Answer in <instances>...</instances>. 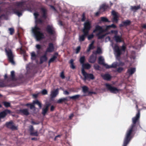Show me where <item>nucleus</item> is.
<instances>
[{
  "label": "nucleus",
  "instance_id": "1",
  "mask_svg": "<svg viewBox=\"0 0 146 146\" xmlns=\"http://www.w3.org/2000/svg\"><path fill=\"white\" fill-rule=\"evenodd\" d=\"M43 23V20L40 18L35 19L36 25L32 28V30L34 36L36 40L39 41L45 38L44 34L41 31V28L38 26V24H42Z\"/></svg>",
  "mask_w": 146,
  "mask_h": 146
},
{
  "label": "nucleus",
  "instance_id": "2",
  "mask_svg": "<svg viewBox=\"0 0 146 146\" xmlns=\"http://www.w3.org/2000/svg\"><path fill=\"white\" fill-rule=\"evenodd\" d=\"M140 115V111L138 110L136 116L132 118V124L127 130L126 133L132 135V132L136 130L137 125H139V123Z\"/></svg>",
  "mask_w": 146,
  "mask_h": 146
},
{
  "label": "nucleus",
  "instance_id": "3",
  "mask_svg": "<svg viewBox=\"0 0 146 146\" xmlns=\"http://www.w3.org/2000/svg\"><path fill=\"white\" fill-rule=\"evenodd\" d=\"M82 67L83 68L82 70V72L84 76V78L83 79L84 81H86L87 79H90L93 80L95 78L94 75L92 74H88L86 72L84 69H89L91 68L90 65L88 63L84 64L82 65Z\"/></svg>",
  "mask_w": 146,
  "mask_h": 146
},
{
  "label": "nucleus",
  "instance_id": "4",
  "mask_svg": "<svg viewBox=\"0 0 146 146\" xmlns=\"http://www.w3.org/2000/svg\"><path fill=\"white\" fill-rule=\"evenodd\" d=\"M98 31V33L96 35L98 39L103 38L106 35V34L101 35L102 33L105 32V30L101 26L97 25L96 26L95 29L93 30V32L95 33Z\"/></svg>",
  "mask_w": 146,
  "mask_h": 146
},
{
  "label": "nucleus",
  "instance_id": "5",
  "mask_svg": "<svg viewBox=\"0 0 146 146\" xmlns=\"http://www.w3.org/2000/svg\"><path fill=\"white\" fill-rule=\"evenodd\" d=\"M126 48V46L123 45L120 49L118 45L115 44L113 47V49L115 52L116 53V55L117 57H119L122 54L121 51H125Z\"/></svg>",
  "mask_w": 146,
  "mask_h": 146
},
{
  "label": "nucleus",
  "instance_id": "6",
  "mask_svg": "<svg viewBox=\"0 0 146 146\" xmlns=\"http://www.w3.org/2000/svg\"><path fill=\"white\" fill-rule=\"evenodd\" d=\"M23 3H24L22 2H19L17 3V5L18 7H17V9H19V7H21V10H19L17 9H15L13 10L14 13L17 15L19 17L22 15L21 11L22 10V7H23Z\"/></svg>",
  "mask_w": 146,
  "mask_h": 146
},
{
  "label": "nucleus",
  "instance_id": "7",
  "mask_svg": "<svg viewBox=\"0 0 146 146\" xmlns=\"http://www.w3.org/2000/svg\"><path fill=\"white\" fill-rule=\"evenodd\" d=\"M5 125L6 127L12 131L17 130L18 129V126H15V123L12 120L9 122H6Z\"/></svg>",
  "mask_w": 146,
  "mask_h": 146
},
{
  "label": "nucleus",
  "instance_id": "8",
  "mask_svg": "<svg viewBox=\"0 0 146 146\" xmlns=\"http://www.w3.org/2000/svg\"><path fill=\"white\" fill-rule=\"evenodd\" d=\"M84 28L82 30V32H84L89 34V31L91 27V24L89 21H87L84 24Z\"/></svg>",
  "mask_w": 146,
  "mask_h": 146
},
{
  "label": "nucleus",
  "instance_id": "9",
  "mask_svg": "<svg viewBox=\"0 0 146 146\" xmlns=\"http://www.w3.org/2000/svg\"><path fill=\"white\" fill-rule=\"evenodd\" d=\"M5 51L6 53L9 61L12 64H15V62L13 60L14 56L11 50L10 49L8 50L5 49Z\"/></svg>",
  "mask_w": 146,
  "mask_h": 146
},
{
  "label": "nucleus",
  "instance_id": "10",
  "mask_svg": "<svg viewBox=\"0 0 146 146\" xmlns=\"http://www.w3.org/2000/svg\"><path fill=\"white\" fill-rule=\"evenodd\" d=\"M106 85L108 90H109L111 93L116 94L118 93L120 90L119 89L112 86L110 84H107Z\"/></svg>",
  "mask_w": 146,
  "mask_h": 146
},
{
  "label": "nucleus",
  "instance_id": "11",
  "mask_svg": "<svg viewBox=\"0 0 146 146\" xmlns=\"http://www.w3.org/2000/svg\"><path fill=\"white\" fill-rule=\"evenodd\" d=\"M132 138V135L126 133L124 139L123 146H127Z\"/></svg>",
  "mask_w": 146,
  "mask_h": 146
},
{
  "label": "nucleus",
  "instance_id": "12",
  "mask_svg": "<svg viewBox=\"0 0 146 146\" xmlns=\"http://www.w3.org/2000/svg\"><path fill=\"white\" fill-rule=\"evenodd\" d=\"M46 31L48 34L52 35L55 33V29L53 27L50 25H47L46 28Z\"/></svg>",
  "mask_w": 146,
  "mask_h": 146
},
{
  "label": "nucleus",
  "instance_id": "13",
  "mask_svg": "<svg viewBox=\"0 0 146 146\" xmlns=\"http://www.w3.org/2000/svg\"><path fill=\"white\" fill-rule=\"evenodd\" d=\"M54 47L53 44L52 43H49L48 44V47L47 48L45 52L47 54L48 52H52L54 51Z\"/></svg>",
  "mask_w": 146,
  "mask_h": 146
},
{
  "label": "nucleus",
  "instance_id": "14",
  "mask_svg": "<svg viewBox=\"0 0 146 146\" xmlns=\"http://www.w3.org/2000/svg\"><path fill=\"white\" fill-rule=\"evenodd\" d=\"M11 113V111L7 109L5 110L0 112V117L1 119L5 118L8 113Z\"/></svg>",
  "mask_w": 146,
  "mask_h": 146
},
{
  "label": "nucleus",
  "instance_id": "15",
  "mask_svg": "<svg viewBox=\"0 0 146 146\" xmlns=\"http://www.w3.org/2000/svg\"><path fill=\"white\" fill-rule=\"evenodd\" d=\"M40 11L42 14V17L44 19H46L47 18L46 9L45 8L42 7L40 8Z\"/></svg>",
  "mask_w": 146,
  "mask_h": 146
},
{
  "label": "nucleus",
  "instance_id": "16",
  "mask_svg": "<svg viewBox=\"0 0 146 146\" xmlns=\"http://www.w3.org/2000/svg\"><path fill=\"white\" fill-rule=\"evenodd\" d=\"M19 113L22 115L27 116L29 114V110L28 109H20L19 111Z\"/></svg>",
  "mask_w": 146,
  "mask_h": 146
},
{
  "label": "nucleus",
  "instance_id": "17",
  "mask_svg": "<svg viewBox=\"0 0 146 146\" xmlns=\"http://www.w3.org/2000/svg\"><path fill=\"white\" fill-rule=\"evenodd\" d=\"M131 21L129 20H127L125 21L122 22V23L119 25V26L120 27H126L129 25L131 24Z\"/></svg>",
  "mask_w": 146,
  "mask_h": 146
},
{
  "label": "nucleus",
  "instance_id": "18",
  "mask_svg": "<svg viewBox=\"0 0 146 146\" xmlns=\"http://www.w3.org/2000/svg\"><path fill=\"white\" fill-rule=\"evenodd\" d=\"M94 54H92L90 56L89 59V62L92 63L95 62L96 60L97 56L96 55L94 56Z\"/></svg>",
  "mask_w": 146,
  "mask_h": 146
},
{
  "label": "nucleus",
  "instance_id": "19",
  "mask_svg": "<svg viewBox=\"0 0 146 146\" xmlns=\"http://www.w3.org/2000/svg\"><path fill=\"white\" fill-rule=\"evenodd\" d=\"M98 63L99 64L102 65L106 68V67L108 66V65L104 63V59L102 56H100L98 58Z\"/></svg>",
  "mask_w": 146,
  "mask_h": 146
},
{
  "label": "nucleus",
  "instance_id": "20",
  "mask_svg": "<svg viewBox=\"0 0 146 146\" xmlns=\"http://www.w3.org/2000/svg\"><path fill=\"white\" fill-rule=\"evenodd\" d=\"M83 34L81 36H80L79 40L80 42H81L84 41L86 36L88 35V34L84 32H83Z\"/></svg>",
  "mask_w": 146,
  "mask_h": 146
},
{
  "label": "nucleus",
  "instance_id": "21",
  "mask_svg": "<svg viewBox=\"0 0 146 146\" xmlns=\"http://www.w3.org/2000/svg\"><path fill=\"white\" fill-rule=\"evenodd\" d=\"M109 8V6L108 5L106 4H103L101 5L100 7V11L103 12L105 11Z\"/></svg>",
  "mask_w": 146,
  "mask_h": 146
},
{
  "label": "nucleus",
  "instance_id": "22",
  "mask_svg": "<svg viewBox=\"0 0 146 146\" xmlns=\"http://www.w3.org/2000/svg\"><path fill=\"white\" fill-rule=\"evenodd\" d=\"M101 76L104 80L107 81H110L111 78V76L108 74L102 75Z\"/></svg>",
  "mask_w": 146,
  "mask_h": 146
},
{
  "label": "nucleus",
  "instance_id": "23",
  "mask_svg": "<svg viewBox=\"0 0 146 146\" xmlns=\"http://www.w3.org/2000/svg\"><path fill=\"white\" fill-rule=\"evenodd\" d=\"M47 54L45 53L40 58V64H42L44 62L46 61L47 60L46 56Z\"/></svg>",
  "mask_w": 146,
  "mask_h": 146
},
{
  "label": "nucleus",
  "instance_id": "24",
  "mask_svg": "<svg viewBox=\"0 0 146 146\" xmlns=\"http://www.w3.org/2000/svg\"><path fill=\"white\" fill-rule=\"evenodd\" d=\"M68 98V97H66V98L59 99L57 100V103L58 104H62L63 102H65L69 100Z\"/></svg>",
  "mask_w": 146,
  "mask_h": 146
},
{
  "label": "nucleus",
  "instance_id": "25",
  "mask_svg": "<svg viewBox=\"0 0 146 146\" xmlns=\"http://www.w3.org/2000/svg\"><path fill=\"white\" fill-rule=\"evenodd\" d=\"M114 38L117 42H120L122 41L121 36L117 35H115L114 36Z\"/></svg>",
  "mask_w": 146,
  "mask_h": 146
},
{
  "label": "nucleus",
  "instance_id": "26",
  "mask_svg": "<svg viewBox=\"0 0 146 146\" xmlns=\"http://www.w3.org/2000/svg\"><path fill=\"white\" fill-rule=\"evenodd\" d=\"M136 71L135 68H131L128 69L127 70V72L130 75H132L134 74Z\"/></svg>",
  "mask_w": 146,
  "mask_h": 146
},
{
  "label": "nucleus",
  "instance_id": "27",
  "mask_svg": "<svg viewBox=\"0 0 146 146\" xmlns=\"http://www.w3.org/2000/svg\"><path fill=\"white\" fill-rule=\"evenodd\" d=\"M141 6L140 5H139L138 6H131V10L134 12H135L136 10H138L140 9Z\"/></svg>",
  "mask_w": 146,
  "mask_h": 146
},
{
  "label": "nucleus",
  "instance_id": "28",
  "mask_svg": "<svg viewBox=\"0 0 146 146\" xmlns=\"http://www.w3.org/2000/svg\"><path fill=\"white\" fill-rule=\"evenodd\" d=\"M117 63L114 62L111 65L109 66L108 65V66L106 67V69H109L111 68H115L117 66H118L117 65Z\"/></svg>",
  "mask_w": 146,
  "mask_h": 146
},
{
  "label": "nucleus",
  "instance_id": "29",
  "mask_svg": "<svg viewBox=\"0 0 146 146\" xmlns=\"http://www.w3.org/2000/svg\"><path fill=\"white\" fill-rule=\"evenodd\" d=\"M15 73L14 71H12L11 72V75L8 78V79L10 80H13L15 79Z\"/></svg>",
  "mask_w": 146,
  "mask_h": 146
},
{
  "label": "nucleus",
  "instance_id": "30",
  "mask_svg": "<svg viewBox=\"0 0 146 146\" xmlns=\"http://www.w3.org/2000/svg\"><path fill=\"white\" fill-rule=\"evenodd\" d=\"M58 93V89H56L52 92L51 94V97L52 98L55 97Z\"/></svg>",
  "mask_w": 146,
  "mask_h": 146
},
{
  "label": "nucleus",
  "instance_id": "31",
  "mask_svg": "<svg viewBox=\"0 0 146 146\" xmlns=\"http://www.w3.org/2000/svg\"><path fill=\"white\" fill-rule=\"evenodd\" d=\"M93 54H94L95 55H96L97 54H100L102 53V51L101 49L99 47H98L97 48V50L96 51H93Z\"/></svg>",
  "mask_w": 146,
  "mask_h": 146
},
{
  "label": "nucleus",
  "instance_id": "32",
  "mask_svg": "<svg viewBox=\"0 0 146 146\" xmlns=\"http://www.w3.org/2000/svg\"><path fill=\"white\" fill-rule=\"evenodd\" d=\"M69 63L70 64V68L74 70L75 69L76 67L74 66V60L71 59L70 60Z\"/></svg>",
  "mask_w": 146,
  "mask_h": 146
},
{
  "label": "nucleus",
  "instance_id": "33",
  "mask_svg": "<svg viewBox=\"0 0 146 146\" xmlns=\"http://www.w3.org/2000/svg\"><path fill=\"white\" fill-rule=\"evenodd\" d=\"M82 90L83 92L84 93H86L87 92H88L89 88L86 86H84L82 88Z\"/></svg>",
  "mask_w": 146,
  "mask_h": 146
},
{
  "label": "nucleus",
  "instance_id": "34",
  "mask_svg": "<svg viewBox=\"0 0 146 146\" xmlns=\"http://www.w3.org/2000/svg\"><path fill=\"white\" fill-rule=\"evenodd\" d=\"M57 58V56L55 55H53L52 57L49 60L48 62V63H51L53 62Z\"/></svg>",
  "mask_w": 146,
  "mask_h": 146
},
{
  "label": "nucleus",
  "instance_id": "35",
  "mask_svg": "<svg viewBox=\"0 0 146 146\" xmlns=\"http://www.w3.org/2000/svg\"><path fill=\"white\" fill-rule=\"evenodd\" d=\"M95 46L94 45H92L90 44L88 46V47L87 50L86 51L87 52H89L91 50H92L94 49Z\"/></svg>",
  "mask_w": 146,
  "mask_h": 146
},
{
  "label": "nucleus",
  "instance_id": "36",
  "mask_svg": "<svg viewBox=\"0 0 146 146\" xmlns=\"http://www.w3.org/2000/svg\"><path fill=\"white\" fill-rule=\"evenodd\" d=\"M101 21L102 22H109L110 21L108 19L105 17H101Z\"/></svg>",
  "mask_w": 146,
  "mask_h": 146
},
{
  "label": "nucleus",
  "instance_id": "37",
  "mask_svg": "<svg viewBox=\"0 0 146 146\" xmlns=\"http://www.w3.org/2000/svg\"><path fill=\"white\" fill-rule=\"evenodd\" d=\"M80 97L79 95H76L72 96H69L68 98H69L70 99H72L73 100H76L78 99Z\"/></svg>",
  "mask_w": 146,
  "mask_h": 146
},
{
  "label": "nucleus",
  "instance_id": "38",
  "mask_svg": "<svg viewBox=\"0 0 146 146\" xmlns=\"http://www.w3.org/2000/svg\"><path fill=\"white\" fill-rule=\"evenodd\" d=\"M2 103L6 108H8L10 106V103L7 102H3Z\"/></svg>",
  "mask_w": 146,
  "mask_h": 146
},
{
  "label": "nucleus",
  "instance_id": "39",
  "mask_svg": "<svg viewBox=\"0 0 146 146\" xmlns=\"http://www.w3.org/2000/svg\"><path fill=\"white\" fill-rule=\"evenodd\" d=\"M36 57V55L35 54L34 52L31 53V59L32 60H35Z\"/></svg>",
  "mask_w": 146,
  "mask_h": 146
},
{
  "label": "nucleus",
  "instance_id": "40",
  "mask_svg": "<svg viewBox=\"0 0 146 146\" xmlns=\"http://www.w3.org/2000/svg\"><path fill=\"white\" fill-rule=\"evenodd\" d=\"M48 110L46 108H43L42 109V114L44 116L47 113Z\"/></svg>",
  "mask_w": 146,
  "mask_h": 146
},
{
  "label": "nucleus",
  "instance_id": "41",
  "mask_svg": "<svg viewBox=\"0 0 146 146\" xmlns=\"http://www.w3.org/2000/svg\"><path fill=\"white\" fill-rule=\"evenodd\" d=\"M85 60V57L84 56H82L80 57V61L81 64H84Z\"/></svg>",
  "mask_w": 146,
  "mask_h": 146
},
{
  "label": "nucleus",
  "instance_id": "42",
  "mask_svg": "<svg viewBox=\"0 0 146 146\" xmlns=\"http://www.w3.org/2000/svg\"><path fill=\"white\" fill-rule=\"evenodd\" d=\"M118 16H115L113 17V22L116 23H117L118 22Z\"/></svg>",
  "mask_w": 146,
  "mask_h": 146
},
{
  "label": "nucleus",
  "instance_id": "43",
  "mask_svg": "<svg viewBox=\"0 0 146 146\" xmlns=\"http://www.w3.org/2000/svg\"><path fill=\"white\" fill-rule=\"evenodd\" d=\"M30 134L31 135L34 136H38V133L37 131H36L35 132H33L30 133Z\"/></svg>",
  "mask_w": 146,
  "mask_h": 146
},
{
  "label": "nucleus",
  "instance_id": "44",
  "mask_svg": "<svg viewBox=\"0 0 146 146\" xmlns=\"http://www.w3.org/2000/svg\"><path fill=\"white\" fill-rule=\"evenodd\" d=\"M30 105L31 106V109H33L35 108L34 105L33 104L27 103V104H26L25 106H27V107H29Z\"/></svg>",
  "mask_w": 146,
  "mask_h": 146
},
{
  "label": "nucleus",
  "instance_id": "45",
  "mask_svg": "<svg viewBox=\"0 0 146 146\" xmlns=\"http://www.w3.org/2000/svg\"><path fill=\"white\" fill-rule=\"evenodd\" d=\"M34 103L35 104H37L39 106L40 108L42 107V104L40 103L38 100H36L34 101Z\"/></svg>",
  "mask_w": 146,
  "mask_h": 146
},
{
  "label": "nucleus",
  "instance_id": "46",
  "mask_svg": "<svg viewBox=\"0 0 146 146\" xmlns=\"http://www.w3.org/2000/svg\"><path fill=\"white\" fill-rule=\"evenodd\" d=\"M6 86V85L5 84L4 81H2L0 82V87H4Z\"/></svg>",
  "mask_w": 146,
  "mask_h": 146
},
{
  "label": "nucleus",
  "instance_id": "47",
  "mask_svg": "<svg viewBox=\"0 0 146 146\" xmlns=\"http://www.w3.org/2000/svg\"><path fill=\"white\" fill-rule=\"evenodd\" d=\"M82 18L81 19V21L82 22L86 20V18L85 17V13H83L82 16Z\"/></svg>",
  "mask_w": 146,
  "mask_h": 146
},
{
  "label": "nucleus",
  "instance_id": "48",
  "mask_svg": "<svg viewBox=\"0 0 146 146\" xmlns=\"http://www.w3.org/2000/svg\"><path fill=\"white\" fill-rule=\"evenodd\" d=\"M9 30L10 31V34L12 35L14 33V29L13 28H9Z\"/></svg>",
  "mask_w": 146,
  "mask_h": 146
},
{
  "label": "nucleus",
  "instance_id": "49",
  "mask_svg": "<svg viewBox=\"0 0 146 146\" xmlns=\"http://www.w3.org/2000/svg\"><path fill=\"white\" fill-rule=\"evenodd\" d=\"M123 68L121 67H119L116 70V72L118 73H120L123 71Z\"/></svg>",
  "mask_w": 146,
  "mask_h": 146
},
{
  "label": "nucleus",
  "instance_id": "50",
  "mask_svg": "<svg viewBox=\"0 0 146 146\" xmlns=\"http://www.w3.org/2000/svg\"><path fill=\"white\" fill-rule=\"evenodd\" d=\"M33 15L35 16V19H38V17L39 15L37 12H35L33 13Z\"/></svg>",
  "mask_w": 146,
  "mask_h": 146
},
{
  "label": "nucleus",
  "instance_id": "51",
  "mask_svg": "<svg viewBox=\"0 0 146 146\" xmlns=\"http://www.w3.org/2000/svg\"><path fill=\"white\" fill-rule=\"evenodd\" d=\"M48 93V92L47 90L46 89H43L41 91V94L43 95H45L47 94Z\"/></svg>",
  "mask_w": 146,
  "mask_h": 146
},
{
  "label": "nucleus",
  "instance_id": "52",
  "mask_svg": "<svg viewBox=\"0 0 146 146\" xmlns=\"http://www.w3.org/2000/svg\"><path fill=\"white\" fill-rule=\"evenodd\" d=\"M118 31L117 30H111L110 33L111 34H114L115 35H117L118 33Z\"/></svg>",
  "mask_w": 146,
  "mask_h": 146
},
{
  "label": "nucleus",
  "instance_id": "53",
  "mask_svg": "<svg viewBox=\"0 0 146 146\" xmlns=\"http://www.w3.org/2000/svg\"><path fill=\"white\" fill-rule=\"evenodd\" d=\"M60 77L62 79H64L65 78V76L64 75V72L63 71H62L60 73Z\"/></svg>",
  "mask_w": 146,
  "mask_h": 146
},
{
  "label": "nucleus",
  "instance_id": "54",
  "mask_svg": "<svg viewBox=\"0 0 146 146\" xmlns=\"http://www.w3.org/2000/svg\"><path fill=\"white\" fill-rule=\"evenodd\" d=\"M94 68L95 69L97 70H99V68H100V66L98 64H96L94 66Z\"/></svg>",
  "mask_w": 146,
  "mask_h": 146
},
{
  "label": "nucleus",
  "instance_id": "55",
  "mask_svg": "<svg viewBox=\"0 0 146 146\" xmlns=\"http://www.w3.org/2000/svg\"><path fill=\"white\" fill-rule=\"evenodd\" d=\"M80 49L81 47L80 46L77 47L76 49V53L77 54L78 53L80 52Z\"/></svg>",
  "mask_w": 146,
  "mask_h": 146
},
{
  "label": "nucleus",
  "instance_id": "56",
  "mask_svg": "<svg viewBox=\"0 0 146 146\" xmlns=\"http://www.w3.org/2000/svg\"><path fill=\"white\" fill-rule=\"evenodd\" d=\"M34 129L33 126L32 125H30L29 126V131L30 132V133L31 132H33Z\"/></svg>",
  "mask_w": 146,
  "mask_h": 146
},
{
  "label": "nucleus",
  "instance_id": "57",
  "mask_svg": "<svg viewBox=\"0 0 146 146\" xmlns=\"http://www.w3.org/2000/svg\"><path fill=\"white\" fill-rule=\"evenodd\" d=\"M88 39L89 40H90L91 39H92V38H93L94 37V36L93 34H91L89 35H88Z\"/></svg>",
  "mask_w": 146,
  "mask_h": 146
},
{
  "label": "nucleus",
  "instance_id": "58",
  "mask_svg": "<svg viewBox=\"0 0 146 146\" xmlns=\"http://www.w3.org/2000/svg\"><path fill=\"white\" fill-rule=\"evenodd\" d=\"M108 26H110L111 28H112L114 29H115L117 27L114 24H112L111 25H109Z\"/></svg>",
  "mask_w": 146,
  "mask_h": 146
},
{
  "label": "nucleus",
  "instance_id": "59",
  "mask_svg": "<svg viewBox=\"0 0 146 146\" xmlns=\"http://www.w3.org/2000/svg\"><path fill=\"white\" fill-rule=\"evenodd\" d=\"M36 48L38 50H39L41 48V46L39 44H37L36 45Z\"/></svg>",
  "mask_w": 146,
  "mask_h": 146
},
{
  "label": "nucleus",
  "instance_id": "60",
  "mask_svg": "<svg viewBox=\"0 0 146 146\" xmlns=\"http://www.w3.org/2000/svg\"><path fill=\"white\" fill-rule=\"evenodd\" d=\"M20 51L23 54H24L25 52V51L23 50L22 48V47L21 46V47L20 48Z\"/></svg>",
  "mask_w": 146,
  "mask_h": 146
},
{
  "label": "nucleus",
  "instance_id": "61",
  "mask_svg": "<svg viewBox=\"0 0 146 146\" xmlns=\"http://www.w3.org/2000/svg\"><path fill=\"white\" fill-rule=\"evenodd\" d=\"M112 14L113 15V17L117 16V13L114 11H112Z\"/></svg>",
  "mask_w": 146,
  "mask_h": 146
},
{
  "label": "nucleus",
  "instance_id": "62",
  "mask_svg": "<svg viewBox=\"0 0 146 146\" xmlns=\"http://www.w3.org/2000/svg\"><path fill=\"white\" fill-rule=\"evenodd\" d=\"M125 65V63L123 62H119V64L118 65V66H123Z\"/></svg>",
  "mask_w": 146,
  "mask_h": 146
},
{
  "label": "nucleus",
  "instance_id": "63",
  "mask_svg": "<svg viewBox=\"0 0 146 146\" xmlns=\"http://www.w3.org/2000/svg\"><path fill=\"white\" fill-rule=\"evenodd\" d=\"M74 116V115L73 113L71 114L69 116V119L70 120Z\"/></svg>",
  "mask_w": 146,
  "mask_h": 146
},
{
  "label": "nucleus",
  "instance_id": "64",
  "mask_svg": "<svg viewBox=\"0 0 146 146\" xmlns=\"http://www.w3.org/2000/svg\"><path fill=\"white\" fill-rule=\"evenodd\" d=\"M55 107L53 106H52L50 108V111H53Z\"/></svg>",
  "mask_w": 146,
  "mask_h": 146
}]
</instances>
